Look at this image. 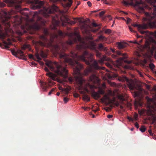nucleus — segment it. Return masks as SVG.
<instances>
[{"instance_id":"nucleus-3","label":"nucleus","mask_w":156,"mask_h":156,"mask_svg":"<svg viewBox=\"0 0 156 156\" xmlns=\"http://www.w3.org/2000/svg\"><path fill=\"white\" fill-rule=\"evenodd\" d=\"M45 64L51 71L54 72L57 75L64 78L68 77V70L62 63L49 61L46 62Z\"/></svg>"},{"instance_id":"nucleus-54","label":"nucleus","mask_w":156,"mask_h":156,"mask_svg":"<svg viewBox=\"0 0 156 156\" xmlns=\"http://www.w3.org/2000/svg\"><path fill=\"white\" fill-rule=\"evenodd\" d=\"M104 97L105 99H107L108 98V96L106 95H105Z\"/></svg>"},{"instance_id":"nucleus-64","label":"nucleus","mask_w":156,"mask_h":156,"mask_svg":"<svg viewBox=\"0 0 156 156\" xmlns=\"http://www.w3.org/2000/svg\"><path fill=\"white\" fill-rule=\"evenodd\" d=\"M120 12H121L123 13H124L125 14H127V13H125V12H123V11H120Z\"/></svg>"},{"instance_id":"nucleus-41","label":"nucleus","mask_w":156,"mask_h":156,"mask_svg":"<svg viewBox=\"0 0 156 156\" xmlns=\"http://www.w3.org/2000/svg\"><path fill=\"white\" fill-rule=\"evenodd\" d=\"M129 30L131 32H134L135 31L132 29V28L130 26H129Z\"/></svg>"},{"instance_id":"nucleus-36","label":"nucleus","mask_w":156,"mask_h":156,"mask_svg":"<svg viewBox=\"0 0 156 156\" xmlns=\"http://www.w3.org/2000/svg\"><path fill=\"white\" fill-rule=\"evenodd\" d=\"M105 11H102L99 13V15L100 16H102L105 13Z\"/></svg>"},{"instance_id":"nucleus-58","label":"nucleus","mask_w":156,"mask_h":156,"mask_svg":"<svg viewBox=\"0 0 156 156\" xmlns=\"http://www.w3.org/2000/svg\"><path fill=\"white\" fill-rule=\"evenodd\" d=\"M107 17L110 20L111 19V16L110 15H108Z\"/></svg>"},{"instance_id":"nucleus-38","label":"nucleus","mask_w":156,"mask_h":156,"mask_svg":"<svg viewBox=\"0 0 156 156\" xmlns=\"http://www.w3.org/2000/svg\"><path fill=\"white\" fill-rule=\"evenodd\" d=\"M73 96L74 97L77 98L79 97V95L77 93H75L73 94Z\"/></svg>"},{"instance_id":"nucleus-33","label":"nucleus","mask_w":156,"mask_h":156,"mask_svg":"<svg viewBox=\"0 0 156 156\" xmlns=\"http://www.w3.org/2000/svg\"><path fill=\"white\" fill-rule=\"evenodd\" d=\"M43 85V88L45 90H46V89L47 88L48 86L46 85V83H44L42 84Z\"/></svg>"},{"instance_id":"nucleus-46","label":"nucleus","mask_w":156,"mask_h":156,"mask_svg":"<svg viewBox=\"0 0 156 156\" xmlns=\"http://www.w3.org/2000/svg\"><path fill=\"white\" fill-rule=\"evenodd\" d=\"M123 3H124V4L126 5H127L128 4V3L127 2L125 1H123Z\"/></svg>"},{"instance_id":"nucleus-47","label":"nucleus","mask_w":156,"mask_h":156,"mask_svg":"<svg viewBox=\"0 0 156 156\" xmlns=\"http://www.w3.org/2000/svg\"><path fill=\"white\" fill-rule=\"evenodd\" d=\"M128 119H129V120L130 121H133V119L129 117H128Z\"/></svg>"},{"instance_id":"nucleus-9","label":"nucleus","mask_w":156,"mask_h":156,"mask_svg":"<svg viewBox=\"0 0 156 156\" xmlns=\"http://www.w3.org/2000/svg\"><path fill=\"white\" fill-rule=\"evenodd\" d=\"M104 91L102 89H100L98 90V92H96L94 91H92L91 92V94L92 96L95 99H98L100 98V94H105Z\"/></svg>"},{"instance_id":"nucleus-31","label":"nucleus","mask_w":156,"mask_h":156,"mask_svg":"<svg viewBox=\"0 0 156 156\" xmlns=\"http://www.w3.org/2000/svg\"><path fill=\"white\" fill-rule=\"evenodd\" d=\"M83 27L84 28L85 31H87V28L88 27V26L85 23L83 26Z\"/></svg>"},{"instance_id":"nucleus-22","label":"nucleus","mask_w":156,"mask_h":156,"mask_svg":"<svg viewBox=\"0 0 156 156\" xmlns=\"http://www.w3.org/2000/svg\"><path fill=\"white\" fill-rule=\"evenodd\" d=\"M118 98L121 101H123L125 100V99L124 98L123 96L122 95L119 94L118 95Z\"/></svg>"},{"instance_id":"nucleus-5","label":"nucleus","mask_w":156,"mask_h":156,"mask_svg":"<svg viewBox=\"0 0 156 156\" xmlns=\"http://www.w3.org/2000/svg\"><path fill=\"white\" fill-rule=\"evenodd\" d=\"M146 36V37H147L148 38L146 40L145 44L144 45H142L140 44L142 41L143 39H141L139 41H135L133 43L134 44H137L140 47L144 48V49H150V44L151 43H156V41H155L154 40L152 37H153V35H148Z\"/></svg>"},{"instance_id":"nucleus-7","label":"nucleus","mask_w":156,"mask_h":156,"mask_svg":"<svg viewBox=\"0 0 156 156\" xmlns=\"http://www.w3.org/2000/svg\"><path fill=\"white\" fill-rule=\"evenodd\" d=\"M58 10V7L54 5L51 8H43V10H41L39 11V13L42 14L45 17H48L50 16V14L54 13L55 12L57 11Z\"/></svg>"},{"instance_id":"nucleus-11","label":"nucleus","mask_w":156,"mask_h":156,"mask_svg":"<svg viewBox=\"0 0 156 156\" xmlns=\"http://www.w3.org/2000/svg\"><path fill=\"white\" fill-rule=\"evenodd\" d=\"M11 52L14 55L16 56L17 54H19L20 55L21 58L24 60L26 59V57L23 54V51L20 50H18L16 51L12 50Z\"/></svg>"},{"instance_id":"nucleus-34","label":"nucleus","mask_w":156,"mask_h":156,"mask_svg":"<svg viewBox=\"0 0 156 156\" xmlns=\"http://www.w3.org/2000/svg\"><path fill=\"white\" fill-rule=\"evenodd\" d=\"M63 101L65 103H66L69 101V98L66 97L63 99Z\"/></svg>"},{"instance_id":"nucleus-32","label":"nucleus","mask_w":156,"mask_h":156,"mask_svg":"<svg viewBox=\"0 0 156 156\" xmlns=\"http://www.w3.org/2000/svg\"><path fill=\"white\" fill-rule=\"evenodd\" d=\"M111 32V30L109 29H107L105 31V34H110Z\"/></svg>"},{"instance_id":"nucleus-61","label":"nucleus","mask_w":156,"mask_h":156,"mask_svg":"<svg viewBox=\"0 0 156 156\" xmlns=\"http://www.w3.org/2000/svg\"><path fill=\"white\" fill-rule=\"evenodd\" d=\"M152 101V99H150V98H149L148 100V102H149L150 101Z\"/></svg>"},{"instance_id":"nucleus-57","label":"nucleus","mask_w":156,"mask_h":156,"mask_svg":"<svg viewBox=\"0 0 156 156\" xmlns=\"http://www.w3.org/2000/svg\"><path fill=\"white\" fill-rule=\"evenodd\" d=\"M141 37V36H139L137 34V37L138 38Z\"/></svg>"},{"instance_id":"nucleus-62","label":"nucleus","mask_w":156,"mask_h":156,"mask_svg":"<svg viewBox=\"0 0 156 156\" xmlns=\"http://www.w3.org/2000/svg\"><path fill=\"white\" fill-rule=\"evenodd\" d=\"M56 95H57V96H59V95H60V93L57 92V93Z\"/></svg>"},{"instance_id":"nucleus-17","label":"nucleus","mask_w":156,"mask_h":156,"mask_svg":"<svg viewBox=\"0 0 156 156\" xmlns=\"http://www.w3.org/2000/svg\"><path fill=\"white\" fill-rule=\"evenodd\" d=\"M118 47L119 49H121L123 48L126 47V43L122 42H117Z\"/></svg>"},{"instance_id":"nucleus-42","label":"nucleus","mask_w":156,"mask_h":156,"mask_svg":"<svg viewBox=\"0 0 156 156\" xmlns=\"http://www.w3.org/2000/svg\"><path fill=\"white\" fill-rule=\"evenodd\" d=\"M87 4L89 7H91L92 5V4L90 1H88L87 2Z\"/></svg>"},{"instance_id":"nucleus-13","label":"nucleus","mask_w":156,"mask_h":156,"mask_svg":"<svg viewBox=\"0 0 156 156\" xmlns=\"http://www.w3.org/2000/svg\"><path fill=\"white\" fill-rule=\"evenodd\" d=\"M58 34L54 33L51 35V38H57L58 36L61 37H64L65 34L61 30H58L57 32Z\"/></svg>"},{"instance_id":"nucleus-43","label":"nucleus","mask_w":156,"mask_h":156,"mask_svg":"<svg viewBox=\"0 0 156 156\" xmlns=\"http://www.w3.org/2000/svg\"><path fill=\"white\" fill-rule=\"evenodd\" d=\"M28 56L30 58V59H33V58L34 56L32 54H29L28 55Z\"/></svg>"},{"instance_id":"nucleus-51","label":"nucleus","mask_w":156,"mask_h":156,"mask_svg":"<svg viewBox=\"0 0 156 156\" xmlns=\"http://www.w3.org/2000/svg\"><path fill=\"white\" fill-rule=\"evenodd\" d=\"M148 131V132H149L150 134V135L152 136L153 134L152 133L151 130H149Z\"/></svg>"},{"instance_id":"nucleus-6","label":"nucleus","mask_w":156,"mask_h":156,"mask_svg":"<svg viewBox=\"0 0 156 156\" xmlns=\"http://www.w3.org/2000/svg\"><path fill=\"white\" fill-rule=\"evenodd\" d=\"M134 2V4L137 10L139 12L142 13L144 12V9H149L151 10V8L149 7L148 6L142 1L141 0H133Z\"/></svg>"},{"instance_id":"nucleus-19","label":"nucleus","mask_w":156,"mask_h":156,"mask_svg":"<svg viewBox=\"0 0 156 156\" xmlns=\"http://www.w3.org/2000/svg\"><path fill=\"white\" fill-rule=\"evenodd\" d=\"M98 49L100 50L107 51L108 49L107 47H105L102 44H100L98 45Z\"/></svg>"},{"instance_id":"nucleus-21","label":"nucleus","mask_w":156,"mask_h":156,"mask_svg":"<svg viewBox=\"0 0 156 156\" xmlns=\"http://www.w3.org/2000/svg\"><path fill=\"white\" fill-rule=\"evenodd\" d=\"M52 23L54 25H58L59 24V21L55 19L54 18H53Z\"/></svg>"},{"instance_id":"nucleus-28","label":"nucleus","mask_w":156,"mask_h":156,"mask_svg":"<svg viewBox=\"0 0 156 156\" xmlns=\"http://www.w3.org/2000/svg\"><path fill=\"white\" fill-rule=\"evenodd\" d=\"M33 27L35 29L37 30H38L40 29L39 26L36 23L33 25Z\"/></svg>"},{"instance_id":"nucleus-37","label":"nucleus","mask_w":156,"mask_h":156,"mask_svg":"<svg viewBox=\"0 0 156 156\" xmlns=\"http://www.w3.org/2000/svg\"><path fill=\"white\" fill-rule=\"evenodd\" d=\"M55 88H53L52 89L50 92H49L48 93V95H50L52 93V92L54 91H55Z\"/></svg>"},{"instance_id":"nucleus-15","label":"nucleus","mask_w":156,"mask_h":156,"mask_svg":"<svg viewBox=\"0 0 156 156\" xmlns=\"http://www.w3.org/2000/svg\"><path fill=\"white\" fill-rule=\"evenodd\" d=\"M7 41V42L4 41H3V44L5 45L4 46L5 48H9V45H11L12 44L10 41V40L9 39H8Z\"/></svg>"},{"instance_id":"nucleus-25","label":"nucleus","mask_w":156,"mask_h":156,"mask_svg":"<svg viewBox=\"0 0 156 156\" xmlns=\"http://www.w3.org/2000/svg\"><path fill=\"white\" fill-rule=\"evenodd\" d=\"M40 55L43 58H45L47 56L46 54L43 51L41 52Z\"/></svg>"},{"instance_id":"nucleus-29","label":"nucleus","mask_w":156,"mask_h":156,"mask_svg":"<svg viewBox=\"0 0 156 156\" xmlns=\"http://www.w3.org/2000/svg\"><path fill=\"white\" fill-rule=\"evenodd\" d=\"M29 48V45L27 44H25L23 45L22 47V49L23 50H25L26 48Z\"/></svg>"},{"instance_id":"nucleus-27","label":"nucleus","mask_w":156,"mask_h":156,"mask_svg":"<svg viewBox=\"0 0 156 156\" xmlns=\"http://www.w3.org/2000/svg\"><path fill=\"white\" fill-rule=\"evenodd\" d=\"M142 132H144L146 130V128L144 126H142L139 129Z\"/></svg>"},{"instance_id":"nucleus-2","label":"nucleus","mask_w":156,"mask_h":156,"mask_svg":"<svg viewBox=\"0 0 156 156\" xmlns=\"http://www.w3.org/2000/svg\"><path fill=\"white\" fill-rule=\"evenodd\" d=\"M156 7L154 6L153 12L152 13L149 14L146 12L145 14L146 17L144 18L145 21H148L147 23H143L140 24H133V26L135 27H137L139 32L142 34H145L146 36L153 35L154 37L156 38V31L153 32H150L147 30H144L147 29L148 27V25L151 24V21L156 20Z\"/></svg>"},{"instance_id":"nucleus-48","label":"nucleus","mask_w":156,"mask_h":156,"mask_svg":"<svg viewBox=\"0 0 156 156\" xmlns=\"http://www.w3.org/2000/svg\"><path fill=\"white\" fill-rule=\"evenodd\" d=\"M113 116L112 115H108V116H107V117L108 118H112V117Z\"/></svg>"},{"instance_id":"nucleus-1","label":"nucleus","mask_w":156,"mask_h":156,"mask_svg":"<svg viewBox=\"0 0 156 156\" xmlns=\"http://www.w3.org/2000/svg\"><path fill=\"white\" fill-rule=\"evenodd\" d=\"M43 33L44 35H40L39 37V44L42 46L51 47L54 55H58L60 59H63L65 63H68L73 67L74 71L76 75L80 74V70L83 67V66L79 63L78 61H83L88 65L84 71V75L87 76L89 73H94L96 70L101 69V67L98 66V62L102 64L104 61L107 60L105 56L103 55L102 57H101V54L96 49V44L94 42H90V43L89 44H86L80 36H78L77 38H75L74 41L69 40L67 41V44L71 45L74 42L76 41L77 40L80 43V44L76 45V48L77 50H80L84 49L87 48H90L95 50L96 56L100 59L98 61L94 60L92 58V55L85 50L84 51L82 55H80L75 52L71 51L69 55L73 58H70L64 53L65 48L63 44H60L61 47L58 44L53 45L52 44L53 40L51 39L50 41L46 37V36L49 34L48 29L44 28Z\"/></svg>"},{"instance_id":"nucleus-56","label":"nucleus","mask_w":156,"mask_h":156,"mask_svg":"<svg viewBox=\"0 0 156 156\" xmlns=\"http://www.w3.org/2000/svg\"><path fill=\"white\" fill-rule=\"evenodd\" d=\"M82 108L84 109L85 110H86L87 109V107H82Z\"/></svg>"},{"instance_id":"nucleus-35","label":"nucleus","mask_w":156,"mask_h":156,"mask_svg":"<svg viewBox=\"0 0 156 156\" xmlns=\"http://www.w3.org/2000/svg\"><path fill=\"white\" fill-rule=\"evenodd\" d=\"M48 82L49 83L48 84L49 86H51V84L54 85L55 84L52 81V80H48Z\"/></svg>"},{"instance_id":"nucleus-40","label":"nucleus","mask_w":156,"mask_h":156,"mask_svg":"<svg viewBox=\"0 0 156 156\" xmlns=\"http://www.w3.org/2000/svg\"><path fill=\"white\" fill-rule=\"evenodd\" d=\"M106 65L109 68L112 69V65L109 63H106Z\"/></svg>"},{"instance_id":"nucleus-63","label":"nucleus","mask_w":156,"mask_h":156,"mask_svg":"<svg viewBox=\"0 0 156 156\" xmlns=\"http://www.w3.org/2000/svg\"><path fill=\"white\" fill-rule=\"evenodd\" d=\"M62 89H63L62 88V87H59V89L60 90H61V92H62Z\"/></svg>"},{"instance_id":"nucleus-12","label":"nucleus","mask_w":156,"mask_h":156,"mask_svg":"<svg viewBox=\"0 0 156 156\" xmlns=\"http://www.w3.org/2000/svg\"><path fill=\"white\" fill-rule=\"evenodd\" d=\"M122 55L123 57L120 58H119L121 61H123L124 59L127 58L126 54L125 53H122L120 51H118L116 52V55H112V57L114 58H116L117 57Z\"/></svg>"},{"instance_id":"nucleus-49","label":"nucleus","mask_w":156,"mask_h":156,"mask_svg":"<svg viewBox=\"0 0 156 156\" xmlns=\"http://www.w3.org/2000/svg\"><path fill=\"white\" fill-rule=\"evenodd\" d=\"M110 49L113 53H114L115 52V50L114 49L110 48Z\"/></svg>"},{"instance_id":"nucleus-50","label":"nucleus","mask_w":156,"mask_h":156,"mask_svg":"<svg viewBox=\"0 0 156 156\" xmlns=\"http://www.w3.org/2000/svg\"><path fill=\"white\" fill-rule=\"evenodd\" d=\"M134 118L136 120H137L138 118V115L136 114L134 116Z\"/></svg>"},{"instance_id":"nucleus-10","label":"nucleus","mask_w":156,"mask_h":156,"mask_svg":"<svg viewBox=\"0 0 156 156\" xmlns=\"http://www.w3.org/2000/svg\"><path fill=\"white\" fill-rule=\"evenodd\" d=\"M33 3L34 5L32 7L34 9H40L44 4V3L42 1H39V0H34L33 2Z\"/></svg>"},{"instance_id":"nucleus-14","label":"nucleus","mask_w":156,"mask_h":156,"mask_svg":"<svg viewBox=\"0 0 156 156\" xmlns=\"http://www.w3.org/2000/svg\"><path fill=\"white\" fill-rule=\"evenodd\" d=\"M44 69L46 72H48L46 73V75L47 76H48L52 80H55V74L51 72H49V69L46 67H45L44 68Z\"/></svg>"},{"instance_id":"nucleus-60","label":"nucleus","mask_w":156,"mask_h":156,"mask_svg":"<svg viewBox=\"0 0 156 156\" xmlns=\"http://www.w3.org/2000/svg\"><path fill=\"white\" fill-rule=\"evenodd\" d=\"M98 110V109L97 108L96 110H93V111H94L95 112H96Z\"/></svg>"},{"instance_id":"nucleus-24","label":"nucleus","mask_w":156,"mask_h":156,"mask_svg":"<svg viewBox=\"0 0 156 156\" xmlns=\"http://www.w3.org/2000/svg\"><path fill=\"white\" fill-rule=\"evenodd\" d=\"M34 16H37V20L39 21H40L42 20V18L38 16V13L37 12H36L34 13Z\"/></svg>"},{"instance_id":"nucleus-53","label":"nucleus","mask_w":156,"mask_h":156,"mask_svg":"<svg viewBox=\"0 0 156 156\" xmlns=\"http://www.w3.org/2000/svg\"><path fill=\"white\" fill-rule=\"evenodd\" d=\"M70 23L71 24H75V23L73 21H70Z\"/></svg>"},{"instance_id":"nucleus-45","label":"nucleus","mask_w":156,"mask_h":156,"mask_svg":"<svg viewBox=\"0 0 156 156\" xmlns=\"http://www.w3.org/2000/svg\"><path fill=\"white\" fill-rule=\"evenodd\" d=\"M104 37L102 35L100 36L99 37V38L100 40H103L104 39Z\"/></svg>"},{"instance_id":"nucleus-16","label":"nucleus","mask_w":156,"mask_h":156,"mask_svg":"<svg viewBox=\"0 0 156 156\" xmlns=\"http://www.w3.org/2000/svg\"><path fill=\"white\" fill-rule=\"evenodd\" d=\"M5 2L8 4L9 6H12L15 4V0H5Z\"/></svg>"},{"instance_id":"nucleus-30","label":"nucleus","mask_w":156,"mask_h":156,"mask_svg":"<svg viewBox=\"0 0 156 156\" xmlns=\"http://www.w3.org/2000/svg\"><path fill=\"white\" fill-rule=\"evenodd\" d=\"M35 56L38 61H41V58L40 57L38 53L36 54Z\"/></svg>"},{"instance_id":"nucleus-44","label":"nucleus","mask_w":156,"mask_h":156,"mask_svg":"<svg viewBox=\"0 0 156 156\" xmlns=\"http://www.w3.org/2000/svg\"><path fill=\"white\" fill-rule=\"evenodd\" d=\"M135 126L137 128V129L139 128V124L137 122H136L135 124Z\"/></svg>"},{"instance_id":"nucleus-18","label":"nucleus","mask_w":156,"mask_h":156,"mask_svg":"<svg viewBox=\"0 0 156 156\" xmlns=\"http://www.w3.org/2000/svg\"><path fill=\"white\" fill-rule=\"evenodd\" d=\"M97 79V78L95 74H93L90 77L89 80L93 83H95Z\"/></svg>"},{"instance_id":"nucleus-59","label":"nucleus","mask_w":156,"mask_h":156,"mask_svg":"<svg viewBox=\"0 0 156 156\" xmlns=\"http://www.w3.org/2000/svg\"><path fill=\"white\" fill-rule=\"evenodd\" d=\"M80 2H78L76 5H77V6L79 5L80 4Z\"/></svg>"},{"instance_id":"nucleus-4","label":"nucleus","mask_w":156,"mask_h":156,"mask_svg":"<svg viewBox=\"0 0 156 156\" xmlns=\"http://www.w3.org/2000/svg\"><path fill=\"white\" fill-rule=\"evenodd\" d=\"M76 81L78 86L79 90H80V92L81 94H83V99L84 101H90V98L87 95L85 94V93L87 92L89 93L90 90H88V88L92 90L95 87V86L88 83L83 87V84L84 80L82 77L79 78L77 77L76 79Z\"/></svg>"},{"instance_id":"nucleus-26","label":"nucleus","mask_w":156,"mask_h":156,"mask_svg":"<svg viewBox=\"0 0 156 156\" xmlns=\"http://www.w3.org/2000/svg\"><path fill=\"white\" fill-rule=\"evenodd\" d=\"M149 67L151 69V70L153 71H154V68L155 67V66L153 63H150L149 64Z\"/></svg>"},{"instance_id":"nucleus-20","label":"nucleus","mask_w":156,"mask_h":156,"mask_svg":"<svg viewBox=\"0 0 156 156\" xmlns=\"http://www.w3.org/2000/svg\"><path fill=\"white\" fill-rule=\"evenodd\" d=\"M69 90L68 88L62 89V92L66 94H67L69 91Z\"/></svg>"},{"instance_id":"nucleus-23","label":"nucleus","mask_w":156,"mask_h":156,"mask_svg":"<svg viewBox=\"0 0 156 156\" xmlns=\"http://www.w3.org/2000/svg\"><path fill=\"white\" fill-rule=\"evenodd\" d=\"M69 2H68L66 4V6L68 7H70L71 6L72 3V0H68Z\"/></svg>"},{"instance_id":"nucleus-52","label":"nucleus","mask_w":156,"mask_h":156,"mask_svg":"<svg viewBox=\"0 0 156 156\" xmlns=\"http://www.w3.org/2000/svg\"><path fill=\"white\" fill-rule=\"evenodd\" d=\"M124 61L126 62L128 64H130L131 63V62L130 61H128L127 60H125Z\"/></svg>"},{"instance_id":"nucleus-55","label":"nucleus","mask_w":156,"mask_h":156,"mask_svg":"<svg viewBox=\"0 0 156 156\" xmlns=\"http://www.w3.org/2000/svg\"><path fill=\"white\" fill-rule=\"evenodd\" d=\"M117 77V75L116 74H114L113 75V77Z\"/></svg>"},{"instance_id":"nucleus-39","label":"nucleus","mask_w":156,"mask_h":156,"mask_svg":"<svg viewBox=\"0 0 156 156\" xmlns=\"http://www.w3.org/2000/svg\"><path fill=\"white\" fill-rule=\"evenodd\" d=\"M92 24V26L94 27H96L98 26V25L95 23H93Z\"/></svg>"},{"instance_id":"nucleus-8","label":"nucleus","mask_w":156,"mask_h":156,"mask_svg":"<svg viewBox=\"0 0 156 156\" xmlns=\"http://www.w3.org/2000/svg\"><path fill=\"white\" fill-rule=\"evenodd\" d=\"M118 80L122 82L126 81L129 88L131 90H133L135 88V84L133 81L132 80H129L125 76H119L118 78Z\"/></svg>"}]
</instances>
